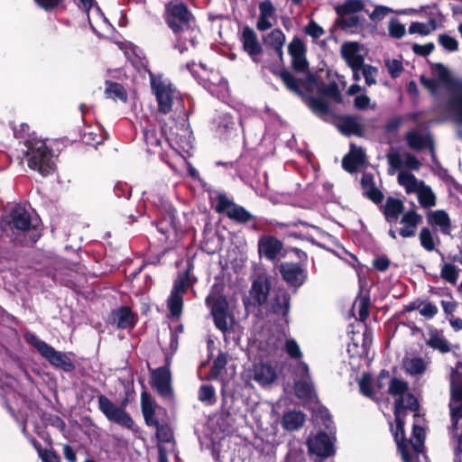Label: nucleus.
Instances as JSON below:
<instances>
[{
    "label": "nucleus",
    "mask_w": 462,
    "mask_h": 462,
    "mask_svg": "<svg viewBox=\"0 0 462 462\" xmlns=\"http://www.w3.org/2000/svg\"><path fill=\"white\" fill-rule=\"evenodd\" d=\"M389 393L395 400L394 416L397 429L394 437L398 448L403 462H413V453L418 455L422 451L425 439L424 419L415 413L412 438L410 442H406L403 439V418L407 411H415L418 409V401L408 392L407 383L399 379L391 381Z\"/></svg>",
    "instance_id": "f257e3e1"
},
{
    "label": "nucleus",
    "mask_w": 462,
    "mask_h": 462,
    "mask_svg": "<svg viewBox=\"0 0 462 462\" xmlns=\"http://www.w3.org/2000/svg\"><path fill=\"white\" fill-rule=\"evenodd\" d=\"M165 19L170 28L180 32L177 43L180 52L188 49L187 41L191 46L195 45L199 31L193 25V17L184 4L170 2L166 6Z\"/></svg>",
    "instance_id": "f03ea898"
},
{
    "label": "nucleus",
    "mask_w": 462,
    "mask_h": 462,
    "mask_svg": "<svg viewBox=\"0 0 462 462\" xmlns=\"http://www.w3.org/2000/svg\"><path fill=\"white\" fill-rule=\"evenodd\" d=\"M24 154L28 166L37 171L41 175L47 176L55 171V163L51 151L45 142L41 139L32 138L24 143Z\"/></svg>",
    "instance_id": "7ed1b4c3"
},
{
    "label": "nucleus",
    "mask_w": 462,
    "mask_h": 462,
    "mask_svg": "<svg viewBox=\"0 0 462 462\" xmlns=\"http://www.w3.org/2000/svg\"><path fill=\"white\" fill-rule=\"evenodd\" d=\"M149 76L151 88L156 97L160 112L168 114L174 105L181 106L180 95L169 79L162 76H155L151 71H149Z\"/></svg>",
    "instance_id": "20e7f679"
},
{
    "label": "nucleus",
    "mask_w": 462,
    "mask_h": 462,
    "mask_svg": "<svg viewBox=\"0 0 462 462\" xmlns=\"http://www.w3.org/2000/svg\"><path fill=\"white\" fill-rule=\"evenodd\" d=\"M350 340L347 344V352L352 358L368 356L372 343V331L367 328L365 319H355L348 331Z\"/></svg>",
    "instance_id": "39448f33"
},
{
    "label": "nucleus",
    "mask_w": 462,
    "mask_h": 462,
    "mask_svg": "<svg viewBox=\"0 0 462 462\" xmlns=\"http://www.w3.org/2000/svg\"><path fill=\"white\" fill-rule=\"evenodd\" d=\"M271 283L266 276L260 275L256 277L243 301L246 315H258L259 307L263 304L270 292Z\"/></svg>",
    "instance_id": "423d86ee"
},
{
    "label": "nucleus",
    "mask_w": 462,
    "mask_h": 462,
    "mask_svg": "<svg viewBox=\"0 0 462 462\" xmlns=\"http://www.w3.org/2000/svg\"><path fill=\"white\" fill-rule=\"evenodd\" d=\"M450 395L452 431L460 442L462 441V430H458V420L462 419V375L457 372H453L451 374Z\"/></svg>",
    "instance_id": "0eeeda50"
},
{
    "label": "nucleus",
    "mask_w": 462,
    "mask_h": 462,
    "mask_svg": "<svg viewBox=\"0 0 462 462\" xmlns=\"http://www.w3.org/2000/svg\"><path fill=\"white\" fill-rule=\"evenodd\" d=\"M27 343L37 349L42 357L48 360L52 365L69 371L73 368L70 359L63 353L55 350L52 346L38 338L32 333L24 335Z\"/></svg>",
    "instance_id": "6e6552de"
},
{
    "label": "nucleus",
    "mask_w": 462,
    "mask_h": 462,
    "mask_svg": "<svg viewBox=\"0 0 462 462\" xmlns=\"http://www.w3.org/2000/svg\"><path fill=\"white\" fill-rule=\"evenodd\" d=\"M0 226L4 231H27L33 227L34 224L30 213L23 207L16 205L3 217Z\"/></svg>",
    "instance_id": "1a4fd4ad"
},
{
    "label": "nucleus",
    "mask_w": 462,
    "mask_h": 462,
    "mask_svg": "<svg viewBox=\"0 0 462 462\" xmlns=\"http://www.w3.org/2000/svg\"><path fill=\"white\" fill-rule=\"evenodd\" d=\"M189 287V280L187 275H180L174 282L171 294L167 300V307L173 318H179L182 314L183 296Z\"/></svg>",
    "instance_id": "9d476101"
},
{
    "label": "nucleus",
    "mask_w": 462,
    "mask_h": 462,
    "mask_svg": "<svg viewBox=\"0 0 462 462\" xmlns=\"http://www.w3.org/2000/svg\"><path fill=\"white\" fill-rule=\"evenodd\" d=\"M216 210L218 213H225L230 219L240 223H246L253 219V215L242 206L236 205L225 194L217 196Z\"/></svg>",
    "instance_id": "9b49d317"
},
{
    "label": "nucleus",
    "mask_w": 462,
    "mask_h": 462,
    "mask_svg": "<svg viewBox=\"0 0 462 462\" xmlns=\"http://www.w3.org/2000/svg\"><path fill=\"white\" fill-rule=\"evenodd\" d=\"M389 164V174L393 175L398 171H419L421 167V162L411 153L399 152H391L386 155Z\"/></svg>",
    "instance_id": "f8f14e48"
},
{
    "label": "nucleus",
    "mask_w": 462,
    "mask_h": 462,
    "mask_svg": "<svg viewBox=\"0 0 462 462\" xmlns=\"http://www.w3.org/2000/svg\"><path fill=\"white\" fill-rule=\"evenodd\" d=\"M334 437L331 433L319 432L311 434L307 439V446L310 454L320 457H328L334 453Z\"/></svg>",
    "instance_id": "ddd939ff"
},
{
    "label": "nucleus",
    "mask_w": 462,
    "mask_h": 462,
    "mask_svg": "<svg viewBox=\"0 0 462 462\" xmlns=\"http://www.w3.org/2000/svg\"><path fill=\"white\" fill-rule=\"evenodd\" d=\"M98 406L109 420L126 428L133 427L134 421L131 417L122 408L115 405L106 396L99 397Z\"/></svg>",
    "instance_id": "4468645a"
},
{
    "label": "nucleus",
    "mask_w": 462,
    "mask_h": 462,
    "mask_svg": "<svg viewBox=\"0 0 462 462\" xmlns=\"http://www.w3.org/2000/svg\"><path fill=\"white\" fill-rule=\"evenodd\" d=\"M206 304L210 309L213 318H233L227 300L221 294L217 285H214L206 299Z\"/></svg>",
    "instance_id": "2eb2a0df"
},
{
    "label": "nucleus",
    "mask_w": 462,
    "mask_h": 462,
    "mask_svg": "<svg viewBox=\"0 0 462 462\" xmlns=\"http://www.w3.org/2000/svg\"><path fill=\"white\" fill-rule=\"evenodd\" d=\"M280 272L283 280L295 288L302 286L308 278L307 270L295 263H282L280 265Z\"/></svg>",
    "instance_id": "dca6fc26"
},
{
    "label": "nucleus",
    "mask_w": 462,
    "mask_h": 462,
    "mask_svg": "<svg viewBox=\"0 0 462 462\" xmlns=\"http://www.w3.org/2000/svg\"><path fill=\"white\" fill-rule=\"evenodd\" d=\"M341 54L350 68H361L364 64L365 51L357 42L344 43L341 47Z\"/></svg>",
    "instance_id": "f3484780"
},
{
    "label": "nucleus",
    "mask_w": 462,
    "mask_h": 462,
    "mask_svg": "<svg viewBox=\"0 0 462 462\" xmlns=\"http://www.w3.org/2000/svg\"><path fill=\"white\" fill-rule=\"evenodd\" d=\"M216 133L220 138L227 139L233 135H236L238 132L239 123L227 113L217 116L214 120Z\"/></svg>",
    "instance_id": "a211bd4d"
},
{
    "label": "nucleus",
    "mask_w": 462,
    "mask_h": 462,
    "mask_svg": "<svg viewBox=\"0 0 462 462\" xmlns=\"http://www.w3.org/2000/svg\"><path fill=\"white\" fill-rule=\"evenodd\" d=\"M243 50L250 56L254 62L259 61V55L263 52V48L258 41L254 31L246 26L242 32Z\"/></svg>",
    "instance_id": "6ab92c4d"
},
{
    "label": "nucleus",
    "mask_w": 462,
    "mask_h": 462,
    "mask_svg": "<svg viewBox=\"0 0 462 462\" xmlns=\"http://www.w3.org/2000/svg\"><path fill=\"white\" fill-rule=\"evenodd\" d=\"M297 375L300 376V379L295 381V393L296 395L302 400H306L312 395V385L309 378V366L300 362L297 367Z\"/></svg>",
    "instance_id": "aec40b11"
},
{
    "label": "nucleus",
    "mask_w": 462,
    "mask_h": 462,
    "mask_svg": "<svg viewBox=\"0 0 462 462\" xmlns=\"http://www.w3.org/2000/svg\"><path fill=\"white\" fill-rule=\"evenodd\" d=\"M253 378L261 385L272 384L277 379V373L273 366L263 363L254 365Z\"/></svg>",
    "instance_id": "412c9836"
},
{
    "label": "nucleus",
    "mask_w": 462,
    "mask_h": 462,
    "mask_svg": "<svg viewBox=\"0 0 462 462\" xmlns=\"http://www.w3.org/2000/svg\"><path fill=\"white\" fill-rule=\"evenodd\" d=\"M259 253L269 260H274L282 249V244L273 236H263L258 243Z\"/></svg>",
    "instance_id": "4be33fe9"
},
{
    "label": "nucleus",
    "mask_w": 462,
    "mask_h": 462,
    "mask_svg": "<svg viewBox=\"0 0 462 462\" xmlns=\"http://www.w3.org/2000/svg\"><path fill=\"white\" fill-rule=\"evenodd\" d=\"M152 384L158 393L162 396L171 395V374L165 367H161L152 373Z\"/></svg>",
    "instance_id": "5701e85b"
},
{
    "label": "nucleus",
    "mask_w": 462,
    "mask_h": 462,
    "mask_svg": "<svg viewBox=\"0 0 462 462\" xmlns=\"http://www.w3.org/2000/svg\"><path fill=\"white\" fill-rule=\"evenodd\" d=\"M365 158L364 150L352 145L349 153L342 161L343 168L348 172H354L365 163Z\"/></svg>",
    "instance_id": "b1692460"
},
{
    "label": "nucleus",
    "mask_w": 462,
    "mask_h": 462,
    "mask_svg": "<svg viewBox=\"0 0 462 462\" xmlns=\"http://www.w3.org/2000/svg\"><path fill=\"white\" fill-rule=\"evenodd\" d=\"M290 299L286 292L282 291L272 298L268 303L269 314L285 317L289 313Z\"/></svg>",
    "instance_id": "393cba45"
},
{
    "label": "nucleus",
    "mask_w": 462,
    "mask_h": 462,
    "mask_svg": "<svg viewBox=\"0 0 462 462\" xmlns=\"http://www.w3.org/2000/svg\"><path fill=\"white\" fill-rule=\"evenodd\" d=\"M408 146L416 151L424 149L431 145V138L429 134H424L418 130H411L405 136Z\"/></svg>",
    "instance_id": "a878e982"
},
{
    "label": "nucleus",
    "mask_w": 462,
    "mask_h": 462,
    "mask_svg": "<svg viewBox=\"0 0 462 462\" xmlns=\"http://www.w3.org/2000/svg\"><path fill=\"white\" fill-rule=\"evenodd\" d=\"M427 218L430 225L439 226L442 234H450V218L445 210L432 211L428 215Z\"/></svg>",
    "instance_id": "bb28decb"
},
{
    "label": "nucleus",
    "mask_w": 462,
    "mask_h": 462,
    "mask_svg": "<svg viewBox=\"0 0 462 462\" xmlns=\"http://www.w3.org/2000/svg\"><path fill=\"white\" fill-rule=\"evenodd\" d=\"M398 183L405 189L406 193H416L424 181L418 180L408 171H401L398 174Z\"/></svg>",
    "instance_id": "cd10ccee"
},
{
    "label": "nucleus",
    "mask_w": 462,
    "mask_h": 462,
    "mask_svg": "<svg viewBox=\"0 0 462 462\" xmlns=\"http://www.w3.org/2000/svg\"><path fill=\"white\" fill-rule=\"evenodd\" d=\"M404 205L399 199L388 198L383 207V214L388 222H395L402 212Z\"/></svg>",
    "instance_id": "c85d7f7f"
},
{
    "label": "nucleus",
    "mask_w": 462,
    "mask_h": 462,
    "mask_svg": "<svg viewBox=\"0 0 462 462\" xmlns=\"http://www.w3.org/2000/svg\"><path fill=\"white\" fill-rule=\"evenodd\" d=\"M141 406L142 411L147 425H157V420L155 419L156 410L159 407L155 406L149 395L146 393H143L141 396Z\"/></svg>",
    "instance_id": "c756f323"
},
{
    "label": "nucleus",
    "mask_w": 462,
    "mask_h": 462,
    "mask_svg": "<svg viewBox=\"0 0 462 462\" xmlns=\"http://www.w3.org/2000/svg\"><path fill=\"white\" fill-rule=\"evenodd\" d=\"M105 85L104 94L106 98L113 99L114 101L119 100L124 103L127 101V93L121 84L106 80Z\"/></svg>",
    "instance_id": "7c9ffc66"
},
{
    "label": "nucleus",
    "mask_w": 462,
    "mask_h": 462,
    "mask_svg": "<svg viewBox=\"0 0 462 462\" xmlns=\"http://www.w3.org/2000/svg\"><path fill=\"white\" fill-rule=\"evenodd\" d=\"M305 422V416L300 411H288L283 415L282 426L287 430H296Z\"/></svg>",
    "instance_id": "2f4dec72"
},
{
    "label": "nucleus",
    "mask_w": 462,
    "mask_h": 462,
    "mask_svg": "<svg viewBox=\"0 0 462 462\" xmlns=\"http://www.w3.org/2000/svg\"><path fill=\"white\" fill-rule=\"evenodd\" d=\"M450 108L458 121L462 123V81H457L454 84Z\"/></svg>",
    "instance_id": "473e14b6"
},
{
    "label": "nucleus",
    "mask_w": 462,
    "mask_h": 462,
    "mask_svg": "<svg viewBox=\"0 0 462 462\" xmlns=\"http://www.w3.org/2000/svg\"><path fill=\"white\" fill-rule=\"evenodd\" d=\"M427 344L434 349H438L441 353H447L450 350L448 341L437 330H430Z\"/></svg>",
    "instance_id": "72a5a7b5"
},
{
    "label": "nucleus",
    "mask_w": 462,
    "mask_h": 462,
    "mask_svg": "<svg viewBox=\"0 0 462 462\" xmlns=\"http://www.w3.org/2000/svg\"><path fill=\"white\" fill-rule=\"evenodd\" d=\"M420 204L424 208H431L436 205V196L431 188L425 183L416 192Z\"/></svg>",
    "instance_id": "f704fd0d"
},
{
    "label": "nucleus",
    "mask_w": 462,
    "mask_h": 462,
    "mask_svg": "<svg viewBox=\"0 0 462 462\" xmlns=\"http://www.w3.org/2000/svg\"><path fill=\"white\" fill-rule=\"evenodd\" d=\"M266 42L274 49L280 58L282 57V47L285 42V35L280 29L273 30L268 34Z\"/></svg>",
    "instance_id": "c9c22d12"
},
{
    "label": "nucleus",
    "mask_w": 462,
    "mask_h": 462,
    "mask_svg": "<svg viewBox=\"0 0 462 462\" xmlns=\"http://www.w3.org/2000/svg\"><path fill=\"white\" fill-rule=\"evenodd\" d=\"M338 128L341 133L346 135L359 134L362 131V127L358 121L351 116L343 118L338 125Z\"/></svg>",
    "instance_id": "e433bc0d"
},
{
    "label": "nucleus",
    "mask_w": 462,
    "mask_h": 462,
    "mask_svg": "<svg viewBox=\"0 0 462 462\" xmlns=\"http://www.w3.org/2000/svg\"><path fill=\"white\" fill-rule=\"evenodd\" d=\"M419 239L420 245L428 252H432L436 249L435 240L439 241L437 236L428 227H423L420 234Z\"/></svg>",
    "instance_id": "4c0bfd02"
},
{
    "label": "nucleus",
    "mask_w": 462,
    "mask_h": 462,
    "mask_svg": "<svg viewBox=\"0 0 462 462\" xmlns=\"http://www.w3.org/2000/svg\"><path fill=\"white\" fill-rule=\"evenodd\" d=\"M365 6L364 0H346L342 5L337 7V13L340 15L355 14L365 10Z\"/></svg>",
    "instance_id": "58836bf2"
},
{
    "label": "nucleus",
    "mask_w": 462,
    "mask_h": 462,
    "mask_svg": "<svg viewBox=\"0 0 462 462\" xmlns=\"http://www.w3.org/2000/svg\"><path fill=\"white\" fill-rule=\"evenodd\" d=\"M143 138L149 151L153 152L155 148L162 145V134H158L154 129H143Z\"/></svg>",
    "instance_id": "ea45409f"
},
{
    "label": "nucleus",
    "mask_w": 462,
    "mask_h": 462,
    "mask_svg": "<svg viewBox=\"0 0 462 462\" xmlns=\"http://www.w3.org/2000/svg\"><path fill=\"white\" fill-rule=\"evenodd\" d=\"M404 367L411 374H420L425 371L426 364L421 358L412 357L405 360Z\"/></svg>",
    "instance_id": "a19ab883"
},
{
    "label": "nucleus",
    "mask_w": 462,
    "mask_h": 462,
    "mask_svg": "<svg viewBox=\"0 0 462 462\" xmlns=\"http://www.w3.org/2000/svg\"><path fill=\"white\" fill-rule=\"evenodd\" d=\"M369 299L363 297L356 300L352 305L353 313L350 318H356V312L358 313L359 318H367L369 315Z\"/></svg>",
    "instance_id": "79ce46f5"
},
{
    "label": "nucleus",
    "mask_w": 462,
    "mask_h": 462,
    "mask_svg": "<svg viewBox=\"0 0 462 462\" xmlns=\"http://www.w3.org/2000/svg\"><path fill=\"white\" fill-rule=\"evenodd\" d=\"M407 310L409 311L418 310L419 313L424 317H433L438 313V308L430 302H421L419 304L412 303L407 308Z\"/></svg>",
    "instance_id": "37998d69"
},
{
    "label": "nucleus",
    "mask_w": 462,
    "mask_h": 462,
    "mask_svg": "<svg viewBox=\"0 0 462 462\" xmlns=\"http://www.w3.org/2000/svg\"><path fill=\"white\" fill-rule=\"evenodd\" d=\"M279 76L289 90L299 96L301 95L299 81L289 71L282 70Z\"/></svg>",
    "instance_id": "c03bdc74"
},
{
    "label": "nucleus",
    "mask_w": 462,
    "mask_h": 462,
    "mask_svg": "<svg viewBox=\"0 0 462 462\" xmlns=\"http://www.w3.org/2000/svg\"><path fill=\"white\" fill-rule=\"evenodd\" d=\"M199 400L208 405H212L216 402L215 389L210 385H201L199 390Z\"/></svg>",
    "instance_id": "a18cd8bd"
},
{
    "label": "nucleus",
    "mask_w": 462,
    "mask_h": 462,
    "mask_svg": "<svg viewBox=\"0 0 462 462\" xmlns=\"http://www.w3.org/2000/svg\"><path fill=\"white\" fill-rule=\"evenodd\" d=\"M421 222V216L419 215L414 210H409L405 212L402 218L400 223L403 226L411 227V228H417L418 225Z\"/></svg>",
    "instance_id": "49530a36"
},
{
    "label": "nucleus",
    "mask_w": 462,
    "mask_h": 462,
    "mask_svg": "<svg viewBox=\"0 0 462 462\" xmlns=\"http://www.w3.org/2000/svg\"><path fill=\"white\" fill-rule=\"evenodd\" d=\"M441 276L449 283L455 284L458 278L457 268L451 263H444L441 268Z\"/></svg>",
    "instance_id": "de8ad7c7"
},
{
    "label": "nucleus",
    "mask_w": 462,
    "mask_h": 462,
    "mask_svg": "<svg viewBox=\"0 0 462 462\" xmlns=\"http://www.w3.org/2000/svg\"><path fill=\"white\" fill-rule=\"evenodd\" d=\"M284 349L288 356L292 359L299 360L302 357L300 347L293 338L286 339Z\"/></svg>",
    "instance_id": "09e8293b"
},
{
    "label": "nucleus",
    "mask_w": 462,
    "mask_h": 462,
    "mask_svg": "<svg viewBox=\"0 0 462 462\" xmlns=\"http://www.w3.org/2000/svg\"><path fill=\"white\" fill-rule=\"evenodd\" d=\"M226 365V357L224 354H219L216 360L214 361L213 366L209 374L208 375V379H217L222 370L225 368Z\"/></svg>",
    "instance_id": "8fccbe9b"
},
{
    "label": "nucleus",
    "mask_w": 462,
    "mask_h": 462,
    "mask_svg": "<svg viewBox=\"0 0 462 462\" xmlns=\"http://www.w3.org/2000/svg\"><path fill=\"white\" fill-rule=\"evenodd\" d=\"M388 31L392 37L401 39L404 36L406 29L398 20L392 19L389 23Z\"/></svg>",
    "instance_id": "3c124183"
},
{
    "label": "nucleus",
    "mask_w": 462,
    "mask_h": 462,
    "mask_svg": "<svg viewBox=\"0 0 462 462\" xmlns=\"http://www.w3.org/2000/svg\"><path fill=\"white\" fill-rule=\"evenodd\" d=\"M362 68V76L364 77L367 86H372L376 83V76L378 69L371 65H364Z\"/></svg>",
    "instance_id": "603ef678"
},
{
    "label": "nucleus",
    "mask_w": 462,
    "mask_h": 462,
    "mask_svg": "<svg viewBox=\"0 0 462 462\" xmlns=\"http://www.w3.org/2000/svg\"><path fill=\"white\" fill-rule=\"evenodd\" d=\"M385 66L392 78L399 77L403 69L402 61L397 59L385 60Z\"/></svg>",
    "instance_id": "864d4df0"
},
{
    "label": "nucleus",
    "mask_w": 462,
    "mask_h": 462,
    "mask_svg": "<svg viewBox=\"0 0 462 462\" xmlns=\"http://www.w3.org/2000/svg\"><path fill=\"white\" fill-rule=\"evenodd\" d=\"M360 392L365 396H372L374 389L372 385V378L369 374H363L358 382Z\"/></svg>",
    "instance_id": "5fc2aeb1"
},
{
    "label": "nucleus",
    "mask_w": 462,
    "mask_h": 462,
    "mask_svg": "<svg viewBox=\"0 0 462 462\" xmlns=\"http://www.w3.org/2000/svg\"><path fill=\"white\" fill-rule=\"evenodd\" d=\"M260 17L273 18L275 8L270 0H264L259 5Z\"/></svg>",
    "instance_id": "6e6d98bb"
},
{
    "label": "nucleus",
    "mask_w": 462,
    "mask_h": 462,
    "mask_svg": "<svg viewBox=\"0 0 462 462\" xmlns=\"http://www.w3.org/2000/svg\"><path fill=\"white\" fill-rule=\"evenodd\" d=\"M393 12V10L389 7L377 5L374 7V11L369 14V17L374 22H379L383 20L388 14Z\"/></svg>",
    "instance_id": "4d7b16f0"
},
{
    "label": "nucleus",
    "mask_w": 462,
    "mask_h": 462,
    "mask_svg": "<svg viewBox=\"0 0 462 462\" xmlns=\"http://www.w3.org/2000/svg\"><path fill=\"white\" fill-rule=\"evenodd\" d=\"M439 44L448 51H455L457 50V42L455 38L450 37L446 34H442L439 36Z\"/></svg>",
    "instance_id": "13d9d810"
},
{
    "label": "nucleus",
    "mask_w": 462,
    "mask_h": 462,
    "mask_svg": "<svg viewBox=\"0 0 462 462\" xmlns=\"http://www.w3.org/2000/svg\"><path fill=\"white\" fill-rule=\"evenodd\" d=\"M288 51L291 57L300 56V55L305 54L304 45H303L302 42L298 38H294L291 42V43L289 44V47H288Z\"/></svg>",
    "instance_id": "bf43d9fd"
},
{
    "label": "nucleus",
    "mask_w": 462,
    "mask_h": 462,
    "mask_svg": "<svg viewBox=\"0 0 462 462\" xmlns=\"http://www.w3.org/2000/svg\"><path fill=\"white\" fill-rule=\"evenodd\" d=\"M310 106L314 113L319 115H325L328 112L327 103L321 98H312Z\"/></svg>",
    "instance_id": "052dcab7"
},
{
    "label": "nucleus",
    "mask_w": 462,
    "mask_h": 462,
    "mask_svg": "<svg viewBox=\"0 0 462 462\" xmlns=\"http://www.w3.org/2000/svg\"><path fill=\"white\" fill-rule=\"evenodd\" d=\"M189 134H190L189 131L188 129H185L184 135L182 138V136H179L178 134L172 133L171 140L178 143L181 146V148L188 150L191 147L190 141H189V137H190ZM168 140H170V138Z\"/></svg>",
    "instance_id": "680f3d73"
},
{
    "label": "nucleus",
    "mask_w": 462,
    "mask_h": 462,
    "mask_svg": "<svg viewBox=\"0 0 462 462\" xmlns=\"http://www.w3.org/2000/svg\"><path fill=\"white\" fill-rule=\"evenodd\" d=\"M156 427L157 437L162 442H170L172 439L171 430L168 426L160 425L157 422V425H153Z\"/></svg>",
    "instance_id": "e2e57ef3"
},
{
    "label": "nucleus",
    "mask_w": 462,
    "mask_h": 462,
    "mask_svg": "<svg viewBox=\"0 0 462 462\" xmlns=\"http://www.w3.org/2000/svg\"><path fill=\"white\" fill-rule=\"evenodd\" d=\"M430 32V27L428 24L421 23H412L409 28V32L411 34L420 33L422 35H427Z\"/></svg>",
    "instance_id": "0e129e2a"
},
{
    "label": "nucleus",
    "mask_w": 462,
    "mask_h": 462,
    "mask_svg": "<svg viewBox=\"0 0 462 462\" xmlns=\"http://www.w3.org/2000/svg\"><path fill=\"white\" fill-rule=\"evenodd\" d=\"M434 74L441 82L448 80L449 72L448 69L442 64H437L434 68Z\"/></svg>",
    "instance_id": "69168bd1"
},
{
    "label": "nucleus",
    "mask_w": 462,
    "mask_h": 462,
    "mask_svg": "<svg viewBox=\"0 0 462 462\" xmlns=\"http://www.w3.org/2000/svg\"><path fill=\"white\" fill-rule=\"evenodd\" d=\"M306 32L313 38L318 39L324 33V30L314 22H310L306 27Z\"/></svg>",
    "instance_id": "338daca9"
},
{
    "label": "nucleus",
    "mask_w": 462,
    "mask_h": 462,
    "mask_svg": "<svg viewBox=\"0 0 462 462\" xmlns=\"http://www.w3.org/2000/svg\"><path fill=\"white\" fill-rule=\"evenodd\" d=\"M42 462H60V458L51 450H39Z\"/></svg>",
    "instance_id": "774afa93"
}]
</instances>
